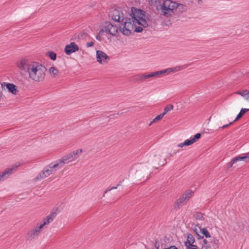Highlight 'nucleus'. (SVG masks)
Returning a JSON list of instances; mask_svg holds the SVG:
<instances>
[{"label": "nucleus", "mask_w": 249, "mask_h": 249, "mask_svg": "<svg viewBox=\"0 0 249 249\" xmlns=\"http://www.w3.org/2000/svg\"><path fill=\"white\" fill-rule=\"evenodd\" d=\"M186 10V5L171 0H165L160 5V14L168 18L172 17L173 14H180Z\"/></svg>", "instance_id": "nucleus-1"}, {"label": "nucleus", "mask_w": 249, "mask_h": 249, "mask_svg": "<svg viewBox=\"0 0 249 249\" xmlns=\"http://www.w3.org/2000/svg\"><path fill=\"white\" fill-rule=\"evenodd\" d=\"M47 69L41 64L36 62H32V67L28 72L29 77L36 82L42 81L45 77Z\"/></svg>", "instance_id": "nucleus-2"}, {"label": "nucleus", "mask_w": 249, "mask_h": 249, "mask_svg": "<svg viewBox=\"0 0 249 249\" xmlns=\"http://www.w3.org/2000/svg\"><path fill=\"white\" fill-rule=\"evenodd\" d=\"M182 66H178L173 68H169L166 70L157 71L149 73H144L143 74H140L136 75V80L138 81H143L147 79L157 77L160 75L166 73H169L172 72L179 71L181 69Z\"/></svg>", "instance_id": "nucleus-3"}, {"label": "nucleus", "mask_w": 249, "mask_h": 249, "mask_svg": "<svg viewBox=\"0 0 249 249\" xmlns=\"http://www.w3.org/2000/svg\"><path fill=\"white\" fill-rule=\"evenodd\" d=\"M119 26L118 27V30L124 35L126 36H130L132 31H133L135 28V24L132 22V19L128 18H125L123 21H121Z\"/></svg>", "instance_id": "nucleus-4"}, {"label": "nucleus", "mask_w": 249, "mask_h": 249, "mask_svg": "<svg viewBox=\"0 0 249 249\" xmlns=\"http://www.w3.org/2000/svg\"><path fill=\"white\" fill-rule=\"evenodd\" d=\"M82 152V150L81 149L76 150L63 156L61 159L58 160V161L61 163V165L63 167L64 164L68 163L70 161H72L77 159Z\"/></svg>", "instance_id": "nucleus-5"}, {"label": "nucleus", "mask_w": 249, "mask_h": 249, "mask_svg": "<svg viewBox=\"0 0 249 249\" xmlns=\"http://www.w3.org/2000/svg\"><path fill=\"white\" fill-rule=\"evenodd\" d=\"M118 32V26L114 23H111L110 22H106L105 23L103 29H101L98 35H101L104 32L107 34L115 36Z\"/></svg>", "instance_id": "nucleus-6"}, {"label": "nucleus", "mask_w": 249, "mask_h": 249, "mask_svg": "<svg viewBox=\"0 0 249 249\" xmlns=\"http://www.w3.org/2000/svg\"><path fill=\"white\" fill-rule=\"evenodd\" d=\"M193 192L188 191L186 193L183 194L179 198H178L174 205L175 209H178L182 207L184 203L186 202L191 197Z\"/></svg>", "instance_id": "nucleus-7"}, {"label": "nucleus", "mask_w": 249, "mask_h": 249, "mask_svg": "<svg viewBox=\"0 0 249 249\" xmlns=\"http://www.w3.org/2000/svg\"><path fill=\"white\" fill-rule=\"evenodd\" d=\"M108 16L113 20L119 23L121 21H123V20L125 18L124 17L123 13L121 11L113 8L110 10Z\"/></svg>", "instance_id": "nucleus-8"}, {"label": "nucleus", "mask_w": 249, "mask_h": 249, "mask_svg": "<svg viewBox=\"0 0 249 249\" xmlns=\"http://www.w3.org/2000/svg\"><path fill=\"white\" fill-rule=\"evenodd\" d=\"M145 12L141 9H137L136 8H132L131 12L130 13V16L131 17L132 22L135 24L136 20L140 19L145 17Z\"/></svg>", "instance_id": "nucleus-9"}, {"label": "nucleus", "mask_w": 249, "mask_h": 249, "mask_svg": "<svg viewBox=\"0 0 249 249\" xmlns=\"http://www.w3.org/2000/svg\"><path fill=\"white\" fill-rule=\"evenodd\" d=\"M57 208H53L51 213L43 219L40 224L41 227L43 228L45 225L49 224L53 220L57 215Z\"/></svg>", "instance_id": "nucleus-10"}, {"label": "nucleus", "mask_w": 249, "mask_h": 249, "mask_svg": "<svg viewBox=\"0 0 249 249\" xmlns=\"http://www.w3.org/2000/svg\"><path fill=\"white\" fill-rule=\"evenodd\" d=\"M18 67L21 70L24 71L28 73L29 72L32 63H30L26 58H23L17 63Z\"/></svg>", "instance_id": "nucleus-11"}, {"label": "nucleus", "mask_w": 249, "mask_h": 249, "mask_svg": "<svg viewBox=\"0 0 249 249\" xmlns=\"http://www.w3.org/2000/svg\"><path fill=\"white\" fill-rule=\"evenodd\" d=\"M96 59L97 62L100 64L107 63L109 60V56L104 52L101 50L96 51Z\"/></svg>", "instance_id": "nucleus-12"}, {"label": "nucleus", "mask_w": 249, "mask_h": 249, "mask_svg": "<svg viewBox=\"0 0 249 249\" xmlns=\"http://www.w3.org/2000/svg\"><path fill=\"white\" fill-rule=\"evenodd\" d=\"M201 134L200 133H196L193 138L186 140L184 142L180 143L178 145V147H183V146H189L196 142L201 137Z\"/></svg>", "instance_id": "nucleus-13"}, {"label": "nucleus", "mask_w": 249, "mask_h": 249, "mask_svg": "<svg viewBox=\"0 0 249 249\" xmlns=\"http://www.w3.org/2000/svg\"><path fill=\"white\" fill-rule=\"evenodd\" d=\"M79 50V47L74 42H71L70 44L67 45L65 48V53L67 55L75 52Z\"/></svg>", "instance_id": "nucleus-14"}, {"label": "nucleus", "mask_w": 249, "mask_h": 249, "mask_svg": "<svg viewBox=\"0 0 249 249\" xmlns=\"http://www.w3.org/2000/svg\"><path fill=\"white\" fill-rule=\"evenodd\" d=\"M4 86L6 87L9 92L14 95H16L18 92L17 87L14 84L6 83L4 82L1 84V87L3 88Z\"/></svg>", "instance_id": "nucleus-15"}, {"label": "nucleus", "mask_w": 249, "mask_h": 249, "mask_svg": "<svg viewBox=\"0 0 249 249\" xmlns=\"http://www.w3.org/2000/svg\"><path fill=\"white\" fill-rule=\"evenodd\" d=\"M51 172L48 166H46L36 178V180L45 178L51 175Z\"/></svg>", "instance_id": "nucleus-16"}, {"label": "nucleus", "mask_w": 249, "mask_h": 249, "mask_svg": "<svg viewBox=\"0 0 249 249\" xmlns=\"http://www.w3.org/2000/svg\"><path fill=\"white\" fill-rule=\"evenodd\" d=\"M43 227H41V225H40L39 226H36L35 227L34 229L31 230L30 232L28 233V236L29 237L31 238H34L36 236L38 235V234L40 232V229H42Z\"/></svg>", "instance_id": "nucleus-17"}, {"label": "nucleus", "mask_w": 249, "mask_h": 249, "mask_svg": "<svg viewBox=\"0 0 249 249\" xmlns=\"http://www.w3.org/2000/svg\"><path fill=\"white\" fill-rule=\"evenodd\" d=\"M48 166L50 169L51 174L54 173L57 169L62 167L61 163H59L58 160L56 161L55 163H50L48 165Z\"/></svg>", "instance_id": "nucleus-18"}, {"label": "nucleus", "mask_w": 249, "mask_h": 249, "mask_svg": "<svg viewBox=\"0 0 249 249\" xmlns=\"http://www.w3.org/2000/svg\"><path fill=\"white\" fill-rule=\"evenodd\" d=\"M149 4L151 6L156 7V9L160 13V0H147Z\"/></svg>", "instance_id": "nucleus-19"}, {"label": "nucleus", "mask_w": 249, "mask_h": 249, "mask_svg": "<svg viewBox=\"0 0 249 249\" xmlns=\"http://www.w3.org/2000/svg\"><path fill=\"white\" fill-rule=\"evenodd\" d=\"M234 159V161H235L236 162H237L238 161L241 160H244L246 162H249V152L245 154L244 155H239L238 156H237Z\"/></svg>", "instance_id": "nucleus-20"}, {"label": "nucleus", "mask_w": 249, "mask_h": 249, "mask_svg": "<svg viewBox=\"0 0 249 249\" xmlns=\"http://www.w3.org/2000/svg\"><path fill=\"white\" fill-rule=\"evenodd\" d=\"M195 241V238L194 237L193 235L192 234L188 233L187 237V241L186 242H185V245L186 246L189 244L193 245Z\"/></svg>", "instance_id": "nucleus-21"}, {"label": "nucleus", "mask_w": 249, "mask_h": 249, "mask_svg": "<svg viewBox=\"0 0 249 249\" xmlns=\"http://www.w3.org/2000/svg\"><path fill=\"white\" fill-rule=\"evenodd\" d=\"M145 18V17L140 19H138V20H136V22H135V24H138L139 25L142 26L144 28L147 27L148 26V24Z\"/></svg>", "instance_id": "nucleus-22"}, {"label": "nucleus", "mask_w": 249, "mask_h": 249, "mask_svg": "<svg viewBox=\"0 0 249 249\" xmlns=\"http://www.w3.org/2000/svg\"><path fill=\"white\" fill-rule=\"evenodd\" d=\"M249 111V109L247 108H242L240 111V112L238 113L237 116H236L235 119L233 121V122H235L239 119H240L242 117V116L244 115V114Z\"/></svg>", "instance_id": "nucleus-23"}, {"label": "nucleus", "mask_w": 249, "mask_h": 249, "mask_svg": "<svg viewBox=\"0 0 249 249\" xmlns=\"http://www.w3.org/2000/svg\"><path fill=\"white\" fill-rule=\"evenodd\" d=\"M49 71L51 75L53 77H56L59 73V71L57 69H55L54 67H51L49 69Z\"/></svg>", "instance_id": "nucleus-24"}, {"label": "nucleus", "mask_w": 249, "mask_h": 249, "mask_svg": "<svg viewBox=\"0 0 249 249\" xmlns=\"http://www.w3.org/2000/svg\"><path fill=\"white\" fill-rule=\"evenodd\" d=\"M46 55L53 61L55 60L56 59V54L52 51L47 52Z\"/></svg>", "instance_id": "nucleus-25"}, {"label": "nucleus", "mask_w": 249, "mask_h": 249, "mask_svg": "<svg viewBox=\"0 0 249 249\" xmlns=\"http://www.w3.org/2000/svg\"><path fill=\"white\" fill-rule=\"evenodd\" d=\"M199 230L203 234V235L205 236L206 238L211 237V235L206 228L201 229L200 228H199Z\"/></svg>", "instance_id": "nucleus-26"}, {"label": "nucleus", "mask_w": 249, "mask_h": 249, "mask_svg": "<svg viewBox=\"0 0 249 249\" xmlns=\"http://www.w3.org/2000/svg\"><path fill=\"white\" fill-rule=\"evenodd\" d=\"M164 116V114L161 113L160 115H158L157 117H156L153 121L150 123L149 125H151L153 123L156 122L160 120H161L163 117Z\"/></svg>", "instance_id": "nucleus-27"}, {"label": "nucleus", "mask_w": 249, "mask_h": 249, "mask_svg": "<svg viewBox=\"0 0 249 249\" xmlns=\"http://www.w3.org/2000/svg\"><path fill=\"white\" fill-rule=\"evenodd\" d=\"M194 216L196 220H203L204 214L200 212H196L194 214Z\"/></svg>", "instance_id": "nucleus-28"}, {"label": "nucleus", "mask_w": 249, "mask_h": 249, "mask_svg": "<svg viewBox=\"0 0 249 249\" xmlns=\"http://www.w3.org/2000/svg\"><path fill=\"white\" fill-rule=\"evenodd\" d=\"M218 242L219 240L215 238L212 239L211 241V243L213 245V248L215 249L218 248Z\"/></svg>", "instance_id": "nucleus-29"}, {"label": "nucleus", "mask_w": 249, "mask_h": 249, "mask_svg": "<svg viewBox=\"0 0 249 249\" xmlns=\"http://www.w3.org/2000/svg\"><path fill=\"white\" fill-rule=\"evenodd\" d=\"M173 106L172 105H169L165 107L164 109V112L163 114L165 115L168 111L173 109Z\"/></svg>", "instance_id": "nucleus-30"}, {"label": "nucleus", "mask_w": 249, "mask_h": 249, "mask_svg": "<svg viewBox=\"0 0 249 249\" xmlns=\"http://www.w3.org/2000/svg\"><path fill=\"white\" fill-rule=\"evenodd\" d=\"M133 30L134 32L137 33H141L142 31L143 28L142 27H136L135 26V28Z\"/></svg>", "instance_id": "nucleus-31"}, {"label": "nucleus", "mask_w": 249, "mask_h": 249, "mask_svg": "<svg viewBox=\"0 0 249 249\" xmlns=\"http://www.w3.org/2000/svg\"><path fill=\"white\" fill-rule=\"evenodd\" d=\"M186 249H198L197 246L189 244L186 246Z\"/></svg>", "instance_id": "nucleus-32"}, {"label": "nucleus", "mask_w": 249, "mask_h": 249, "mask_svg": "<svg viewBox=\"0 0 249 249\" xmlns=\"http://www.w3.org/2000/svg\"><path fill=\"white\" fill-rule=\"evenodd\" d=\"M247 100L249 101V90L245 89V96H243Z\"/></svg>", "instance_id": "nucleus-33"}, {"label": "nucleus", "mask_w": 249, "mask_h": 249, "mask_svg": "<svg viewBox=\"0 0 249 249\" xmlns=\"http://www.w3.org/2000/svg\"><path fill=\"white\" fill-rule=\"evenodd\" d=\"M236 163L235 161H234L233 159L230 162L227 164V167L228 168L231 167L234 163Z\"/></svg>", "instance_id": "nucleus-34"}, {"label": "nucleus", "mask_w": 249, "mask_h": 249, "mask_svg": "<svg viewBox=\"0 0 249 249\" xmlns=\"http://www.w3.org/2000/svg\"><path fill=\"white\" fill-rule=\"evenodd\" d=\"M245 90H243V91H237L235 92V94L240 95L242 97L245 96Z\"/></svg>", "instance_id": "nucleus-35"}, {"label": "nucleus", "mask_w": 249, "mask_h": 249, "mask_svg": "<svg viewBox=\"0 0 249 249\" xmlns=\"http://www.w3.org/2000/svg\"><path fill=\"white\" fill-rule=\"evenodd\" d=\"M201 249H211V247L208 245H202Z\"/></svg>", "instance_id": "nucleus-36"}, {"label": "nucleus", "mask_w": 249, "mask_h": 249, "mask_svg": "<svg viewBox=\"0 0 249 249\" xmlns=\"http://www.w3.org/2000/svg\"><path fill=\"white\" fill-rule=\"evenodd\" d=\"M94 45V42L92 41L89 42L87 43L86 46L87 47H90Z\"/></svg>", "instance_id": "nucleus-37"}, {"label": "nucleus", "mask_w": 249, "mask_h": 249, "mask_svg": "<svg viewBox=\"0 0 249 249\" xmlns=\"http://www.w3.org/2000/svg\"><path fill=\"white\" fill-rule=\"evenodd\" d=\"M194 231H195V232L196 233V234H197V235L198 236V239H200V238H203V236H201L198 233V231H197V230L195 229Z\"/></svg>", "instance_id": "nucleus-38"}, {"label": "nucleus", "mask_w": 249, "mask_h": 249, "mask_svg": "<svg viewBox=\"0 0 249 249\" xmlns=\"http://www.w3.org/2000/svg\"><path fill=\"white\" fill-rule=\"evenodd\" d=\"M234 122H230L229 124H225V125H224L223 126H222L221 128H225L227 127H228L229 125L232 124Z\"/></svg>", "instance_id": "nucleus-39"}, {"label": "nucleus", "mask_w": 249, "mask_h": 249, "mask_svg": "<svg viewBox=\"0 0 249 249\" xmlns=\"http://www.w3.org/2000/svg\"><path fill=\"white\" fill-rule=\"evenodd\" d=\"M154 246L156 249H160V246L158 241H155Z\"/></svg>", "instance_id": "nucleus-40"}, {"label": "nucleus", "mask_w": 249, "mask_h": 249, "mask_svg": "<svg viewBox=\"0 0 249 249\" xmlns=\"http://www.w3.org/2000/svg\"><path fill=\"white\" fill-rule=\"evenodd\" d=\"M164 249H178L175 246H171L169 248H164Z\"/></svg>", "instance_id": "nucleus-41"}, {"label": "nucleus", "mask_w": 249, "mask_h": 249, "mask_svg": "<svg viewBox=\"0 0 249 249\" xmlns=\"http://www.w3.org/2000/svg\"><path fill=\"white\" fill-rule=\"evenodd\" d=\"M117 186H116V187H111L110 188H108L107 190L105 191V193H106L107 191H110V190H111L112 189H117Z\"/></svg>", "instance_id": "nucleus-42"}, {"label": "nucleus", "mask_w": 249, "mask_h": 249, "mask_svg": "<svg viewBox=\"0 0 249 249\" xmlns=\"http://www.w3.org/2000/svg\"><path fill=\"white\" fill-rule=\"evenodd\" d=\"M96 38L97 40H98L100 41V40H101V37H100V35H98H98L96 36Z\"/></svg>", "instance_id": "nucleus-43"}, {"label": "nucleus", "mask_w": 249, "mask_h": 249, "mask_svg": "<svg viewBox=\"0 0 249 249\" xmlns=\"http://www.w3.org/2000/svg\"><path fill=\"white\" fill-rule=\"evenodd\" d=\"M203 245H207L208 241L206 239H203Z\"/></svg>", "instance_id": "nucleus-44"}, {"label": "nucleus", "mask_w": 249, "mask_h": 249, "mask_svg": "<svg viewBox=\"0 0 249 249\" xmlns=\"http://www.w3.org/2000/svg\"><path fill=\"white\" fill-rule=\"evenodd\" d=\"M120 185H121V181L119 182V183L117 185V186H119Z\"/></svg>", "instance_id": "nucleus-45"}]
</instances>
